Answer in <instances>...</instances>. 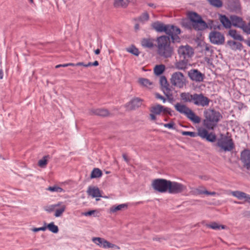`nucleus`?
<instances>
[{"label": "nucleus", "instance_id": "f257e3e1", "mask_svg": "<svg viewBox=\"0 0 250 250\" xmlns=\"http://www.w3.org/2000/svg\"><path fill=\"white\" fill-rule=\"evenodd\" d=\"M181 100L184 103H192L201 107H207L209 105L210 99L203 93L191 94L190 92H182L180 94Z\"/></svg>", "mask_w": 250, "mask_h": 250}, {"label": "nucleus", "instance_id": "f03ea898", "mask_svg": "<svg viewBox=\"0 0 250 250\" xmlns=\"http://www.w3.org/2000/svg\"><path fill=\"white\" fill-rule=\"evenodd\" d=\"M151 27L157 32H165L170 36L173 42H180L178 35L180 34L181 30L178 27L171 24H165L159 21L152 23Z\"/></svg>", "mask_w": 250, "mask_h": 250}, {"label": "nucleus", "instance_id": "7ed1b4c3", "mask_svg": "<svg viewBox=\"0 0 250 250\" xmlns=\"http://www.w3.org/2000/svg\"><path fill=\"white\" fill-rule=\"evenodd\" d=\"M157 53L161 57L165 58L171 57L173 53V47L171 46L169 37L165 35L157 38Z\"/></svg>", "mask_w": 250, "mask_h": 250}, {"label": "nucleus", "instance_id": "20e7f679", "mask_svg": "<svg viewBox=\"0 0 250 250\" xmlns=\"http://www.w3.org/2000/svg\"><path fill=\"white\" fill-rule=\"evenodd\" d=\"M204 115L203 125L208 129H213L222 118L220 113L214 109H208L204 111Z\"/></svg>", "mask_w": 250, "mask_h": 250}, {"label": "nucleus", "instance_id": "39448f33", "mask_svg": "<svg viewBox=\"0 0 250 250\" xmlns=\"http://www.w3.org/2000/svg\"><path fill=\"white\" fill-rule=\"evenodd\" d=\"M175 109L180 113L184 114L189 120L195 124H199L201 122V118L186 105L177 103L174 105Z\"/></svg>", "mask_w": 250, "mask_h": 250}, {"label": "nucleus", "instance_id": "423d86ee", "mask_svg": "<svg viewBox=\"0 0 250 250\" xmlns=\"http://www.w3.org/2000/svg\"><path fill=\"white\" fill-rule=\"evenodd\" d=\"M217 146L220 147L221 150L225 152L231 151L234 148L232 139L227 136H223L218 139Z\"/></svg>", "mask_w": 250, "mask_h": 250}, {"label": "nucleus", "instance_id": "0eeeda50", "mask_svg": "<svg viewBox=\"0 0 250 250\" xmlns=\"http://www.w3.org/2000/svg\"><path fill=\"white\" fill-rule=\"evenodd\" d=\"M169 182V180L164 179H157L153 180L152 186L155 190L165 193L168 192Z\"/></svg>", "mask_w": 250, "mask_h": 250}, {"label": "nucleus", "instance_id": "6e6552de", "mask_svg": "<svg viewBox=\"0 0 250 250\" xmlns=\"http://www.w3.org/2000/svg\"><path fill=\"white\" fill-rule=\"evenodd\" d=\"M178 54L180 59L189 61L194 54V50L188 45H181L178 49Z\"/></svg>", "mask_w": 250, "mask_h": 250}, {"label": "nucleus", "instance_id": "1a4fd4ad", "mask_svg": "<svg viewBox=\"0 0 250 250\" xmlns=\"http://www.w3.org/2000/svg\"><path fill=\"white\" fill-rule=\"evenodd\" d=\"M170 82L173 85L180 88L183 87L186 85L184 76L180 72L174 73L171 76Z\"/></svg>", "mask_w": 250, "mask_h": 250}, {"label": "nucleus", "instance_id": "9d476101", "mask_svg": "<svg viewBox=\"0 0 250 250\" xmlns=\"http://www.w3.org/2000/svg\"><path fill=\"white\" fill-rule=\"evenodd\" d=\"M92 241L100 248L104 249L112 248L117 250L120 249V248L118 246L111 243L103 238L93 237Z\"/></svg>", "mask_w": 250, "mask_h": 250}, {"label": "nucleus", "instance_id": "9b49d317", "mask_svg": "<svg viewBox=\"0 0 250 250\" xmlns=\"http://www.w3.org/2000/svg\"><path fill=\"white\" fill-rule=\"evenodd\" d=\"M187 189V187L178 182L169 181L168 192L170 194H178Z\"/></svg>", "mask_w": 250, "mask_h": 250}, {"label": "nucleus", "instance_id": "f8f14e48", "mask_svg": "<svg viewBox=\"0 0 250 250\" xmlns=\"http://www.w3.org/2000/svg\"><path fill=\"white\" fill-rule=\"evenodd\" d=\"M160 83L161 86V89L167 98L169 100H172L173 95L172 91L169 88V84L165 76H161L160 78Z\"/></svg>", "mask_w": 250, "mask_h": 250}, {"label": "nucleus", "instance_id": "ddd939ff", "mask_svg": "<svg viewBox=\"0 0 250 250\" xmlns=\"http://www.w3.org/2000/svg\"><path fill=\"white\" fill-rule=\"evenodd\" d=\"M209 38L210 42L214 44H222L225 42V37L223 34L216 31H211L209 33Z\"/></svg>", "mask_w": 250, "mask_h": 250}, {"label": "nucleus", "instance_id": "4468645a", "mask_svg": "<svg viewBox=\"0 0 250 250\" xmlns=\"http://www.w3.org/2000/svg\"><path fill=\"white\" fill-rule=\"evenodd\" d=\"M188 76L193 81L200 83L202 82L205 76L197 69H192L188 72Z\"/></svg>", "mask_w": 250, "mask_h": 250}, {"label": "nucleus", "instance_id": "2eb2a0df", "mask_svg": "<svg viewBox=\"0 0 250 250\" xmlns=\"http://www.w3.org/2000/svg\"><path fill=\"white\" fill-rule=\"evenodd\" d=\"M240 160L244 167L250 169V150L246 149L241 152Z\"/></svg>", "mask_w": 250, "mask_h": 250}, {"label": "nucleus", "instance_id": "dca6fc26", "mask_svg": "<svg viewBox=\"0 0 250 250\" xmlns=\"http://www.w3.org/2000/svg\"><path fill=\"white\" fill-rule=\"evenodd\" d=\"M142 100L138 98H135L126 104V107L129 110L135 109L141 106Z\"/></svg>", "mask_w": 250, "mask_h": 250}, {"label": "nucleus", "instance_id": "f3484780", "mask_svg": "<svg viewBox=\"0 0 250 250\" xmlns=\"http://www.w3.org/2000/svg\"><path fill=\"white\" fill-rule=\"evenodd\" d=\"M170 109L168 107H165L160 104H157L152 106L150 109V112L155 114H160L162 112L164 113H169Z\"/></svg>", "mask_w": 250, "mask_h": 250}, {"label": "nucleus", "instance_id": "a211bd4d", "mask_svg": "<svg viewBox=\"0 0 250 250\" xmlns=\"http://www.w3.org/2000/svg\"><path fill=\"white\" fill-rule=\"evenodd\" d=\"M230 20L231 24L233 26L239 27L242 29L246 24L245 22L241 18L236 16H231Z\"/></svg>", "mask_w": 250, "mask_h": 250}, {"label": "nucleus", "instance_id": "6ab92c4d", "mask_svg": "<svg viewBox=\"0 0 250 250\" xmlns=\"http://www.w3.org/2000/svg\"><path fill=\"white\" fill-rule=\"evenodd\" d=\"M66 209V205L62 202H59L56 204V208L54 216L56 217H59L62 215Z\"/></svg>", "mask_w": 250, "mask_h": 250}, {"label": "nucleus", "instance_id": "aec40b11", "mask_svg": "<svg viewBox=\"0 0 250 250\" xmlns=\"http://www.w3.org/2000/svg\"><path fill=\"white\" fill-rule=\"evenodd\" d=\"M90 115H96L102 117H106L110 115V113L106 109L98 108L92 109L90 110Z\"/></svg>", "mask_w": 250, "mask_h": 250}, {"label": "nucleus", "instance_id": "412c9836", "mask_svg": "<svg viewBox=\"0 0 250 250\" xmlns=\"http://www.w3.org/2000/svg\"><path fill=\"white\" fill-rule=\"evenodd\" d=\"M87 192L89 195L91 196L93 198L102 197L100 189L96 187H89Z\"/></svg>", "mask_w": 250, "mask_h": 250}, {"label": "nucleus", "instance_id": "4be33fe9", "mask_svg": "<svg viewBox=\"0 0 250 250\" xmlns=\"http://www.w3.org/2000/svg\"><path fill=\"white\" fill-rule=\"evenodd\" d=\"M193 27L196 30H203L208 28L207 23L201 19L196 23L192 24Z\"/></svg>", "mask_w": 250, "mask_h": 250}, {"label": "nucleus", "instance_id": "5701e85b", "mask_svg": "<svg viewBox=\"0 0 250 250\" xmlns=\"http://www.w3.org/2000/svg\"><path fill=\"white\" fill-rule=\"evenodd\" d=\"M188 60L180 59L175 63V67L178 70H186L188 67Z\"/></svg>", "mask_w": 250, "mask_h": 250}, {"label": "nucleus", "instance_id": "b1692460", "mask_svg": "<svg viewBox=\"0 0 250 250\" xmlns=\"http://www.w3.org/2000/svg\"><path fill=\"white\" fill-rule=\"evenodd\" d=\"M154 40L151 38H143L141 41V44L145 48H152L154 46Z\"/></svg>", "mask_w": 250, "mask_h": 250}, {"label": "nucleus", "instance_id": "393cba45", "mask_svg": "<svg viewBox=\"0 0 250 250\" xmlns=\"http://www.w3.org/2000/svg\"><path fill=\"white\" fill-rule=\"evenodd\" d=\"M227 44L232 50H240L242 47V44L241 43L231 40L228 41L227 42Z\"/></svg>", "mask_w": 250, "mask_h": 250}, {"label": "nucleus", "instance_id": "a878e982", "mask_svg": "<svg viewBox=\"0 0 250 250\" xmlns=\"http://www.w3.org/2000/svg\"><path fill=\"white\" fill-rule=\"evenodd\" d=\"M229 35L234 40L239 41H242L244 40L242 36L239 34L236 30L230 29L229 31Z\"/></svg>", "mask_w": 250, "mask_h": 250}, {"label": "nucleus", "instance_id": "bb28decb", "mask_svg": "<svg viewBox=\"0 0 250 250\" xmlns=\"http://www.w3.org/2000/svg\"><path fill=\"white\" fill-rule=\"evenodd\" d=\"M127 205L126 204H122L118 205H114L112 206L110 208V212L111 213H115L117 211L124 210L125 209L127 208Z\"/></svg>", "mask_w": 250, "mask_h": 250}, {"label": "nucleus", "instance_id": "cd10ccee", "mask_svg": "<svg viewBox=\"0 0 250 250\" xmlns=\"http://www.w3.org/2000/svg\"><path fill=\"white\" fill-rule=\"evenodd\" d=\"M220 20L223 25L226 28H229L231 25L230 21L225 15H221Z\"/></svg>", "mask_w": 250, "mask_h": 250}, {"label": "nucleus", "instance_id": "c85d7f7f", "mask_svg": "<svg viewBox=\"0 0 250 250\" xmlns=\"http://www.w3.org/2000/svg\"><path fill=\"white\" fill-rule=\"evenodd\" d=\"M188 17L192 23H196L202 19L201 17L195 12H190L188 14Z\"/></svg>", "mask_w": 250, "mask_h": 250}, {"label": "nucleus", "instance_id": "c756f323", "mask_svg": "<svg viewBox=\"0 0 250 250\" xmlns=\"http://www.w3.org/2000/svg\"><path fill=\"white\" fill-rule=\"evenodd\" d=\"M50 158L49 155H45L43 158L40 160L38 162V165L40 167L44 168L46 167L48 159Z\"/></svg>", "mask_w": 250, "mask_h": 250}, {"label": "nucleus", "instance_id": "7c9ffc66", "mask_svg": "<svg viewBox=\"0 0 250 250\" xmlns=\"http://www.w3.org/2000/svg\"><path fill=\"white\" fill-rule=\"evenodd\" d=\"M102 171L98 168H94L91 172L90 178L91 179L99 178L102 176Z\"/></svg>", "mask_w": 250, "mask_h": 250}, {"label": "nucleus", "instance_id": "2f4dec72", "mask_svg": "<svg viewBox=\"0 0 250 250\" xmlns=\"http://www.w3.org/2000/svg\"><path fill=\"white\" fill-rule=\"evenodd\" d=\"M165 70V66L164 64L157 65L154 68V72L156 75L162 74Z\"/></svg>", "mask_w": 250, "mask_h": 250}, {"label": "nucleus", "instance_id": "473e14b6", "mask_svg": "<svg viewBox=\"0 0 250 250\" xmlns=\"http://www.w3.org/2000/svg\"><path fill=\"white\" fill-rule=\"evenodd\" d=\"M206 226L213 229H225L226 228L225 226L219 225L216 222H212L209 224H207Z\"/></svg>", "mask_w": 250, "mask_h": 250}, {"label": "nucleus", "instance_id": "72a5a7b5", "mask_svg": "<svg viewBox=\"0 0 250 250\" xmlns=\"http://www.w3.org/2000/svg\"><path fill=\"white\" fill-rule=\"evenodd\" d=\"M128 3L125 0H115L114 2V6L115 7H126Z\"/></svg>", "mask_w": 250, "mask_h": 250}, {"label": "nucleus", "instance_id": "f704fd0d", "mask_svg": "<svg viewBox=\"0 0 250 250\" xmlns=\"http://www.w3.org/2000/svg\"><path fill=\"white\" fill-rule=\"evenodd\" d=\"M208 134L206 129L203 127H199L197 129V136H200L201 138L205 139Z\"/></svg>", "mask_w": 250, "mask_h": 250}, {"label": "nucleus", "instance_id": "c9c22d12", "mask_svg": "<svg viewBox=\"0 0 250 250\" xmlns=\"http://www.w3.org/2000/svg\"><path fill=\"white\" fill-rule=\"evenodd\" d=\"M138 82L142 86L147 87H149V86L152 84V83L146 78H140L138 80Z\"/></svg>", "mask_w": 250, "mask_h": 250}, {"label": "nucleus", "instance_id": "e433bc0d", "mask_svg": "<svg viewBox=\"0 0 250 250\" xmlns=\"http://www.w3.org/2000/svg\"><path fill=\"white\" fill-rule=\"evenodd\" d=\"M231 194L237 198L238 199H245V197H246V193L244 192H242V191H232L231 192Z\"/></svg>", "mask_w": 250, "mask_h": 250}, {"label": "nucleus", "instance_id": "4c0bfd02", "mask_svg": "<svg viewBox=\"0 0 250 250\" xmlns=\"http://www.w3.org/2000/svg\"><path fill=\"white\" fill-rule=\"evenodd\" d=\"M209 3L212 6L216 8H220L223 6L221 0H207Z\"/></svg>", "mask_w": 250, "mask_h": 250}, {"label": "nucleus", "instance_id": "58836bf2", "mask_svg": "<svg viewBox=\"0 0 250 250\" xmlns=\"http://www.w3.org/2000/svg\"><path fill=\"white\" fill-rule=\"evenodd\" d=\"M53 233H56L59 231V229L57 226L55 225L54 222H51L47 225L46 228Z\"/></svg>", "mask_w": 250, "mask_h": 250}, {"label": "nucleus", "instance_id": "ea45409f", "mask_svg": "<svg viewBox=\"0 0 250 250\" xmlns=\"http://www.w3.org/2000/svg\"><path fill=\"white\" fill-rule=\"evenodd\" d=\"M149 18V16L147 12H145L143 13L139 18L138 20L142 22L145 23V22L148 21Z\"/></svg>", "mask_w": 250, "mask_h": 250}, {"label": "nucleus", "instance_id": "a19ab883", "mask_svg": "<svg viewBox=\"0 0 250 250\" xmlns=\"http://www.w3.org/2000/svg\"><path fill=\"white\" fill-rule=\"evenodd\" d=\"M126 51L135 56H138L139 52L138 49L134 45H132L130 47L126 48Z\"/></svg>", "mask_w": 250, "mask_h": 250}, {"label": "nucleus", "instance_id": "79ce46f5", "mask_svg": "<svg viewBox=\"0 0 250 250\" xmlns=\"http://www.w3.org/2000/svg\"><path fill=\"white\" fill-rule=\"evenodd\" d=\"M206 190L204 188L199 187L193 190V194L195 195H200L205 194Z\"/></svg>", "mask_w": 250, "mask_h": 250}, {"label": "nucleus", "instance_id": "37998d69", "mask_svg": "<svg viewBox=\"0 0 250 250\" xmlns=\"http://www.w3.org/2000/svg\"><path fill=\"white\" fill-rule=\"evenodd\" d=\"M48 190L52 192H62L63 191V189L58 186L49 187L47 188Z\"/></svg>", "mask_w": 250, "mask_h": 250}, {"label": "nucleus", "instance_id": "c03bdc74", "mask_svg": "<svg viewBox=\"0 0 250 250\" xmlns=\"http://www.w3.org/2000/svg\"><path fill=\"white\" fill-rule=\"evenodd\" d=\"M216 139V137L214 134H213L212 133H208L207 135V137H206L205 139H206L207 141L210 142H214Z\"/></svg>", "mask_w": 250, "mask_h": 250}, {"label": "nucleus", "instance_id": "a18cd8bd", "mask_svg": "<svg viewBox=\"0 0 250 250\" xmlns=\"http://www.w3.org/2000/svg\"><path fill=\"white\" fill-rule=\"evenodd\" d=\"M56 208V204L46 206L44 207V209L46 211H47L49 213H50L54 210L55 211Z\"/></svg>", "mask_w": 250, "mask_h": 250}, {"label": "nucleus", "instance_id": "49530a36", "mask_svg": "<svg viewBox=\"0 0 250 250\" xmlns=\"http://www.w3.org/2000/svg\"><path fill=\"white\" fill-rule=\"evenodd\" d=\"M182 134L184 136H189L191 137H195L197 136L196 133L194 132L183 131Z\"/></svg>", "mask_w": 250, "mask_h": 250}, {"label": "nucleus", "instance_id": "de8ad7c7", "mask_svg": "<svg viewBox=\"0 0 250 250\" xmlns=\"http://www.w3.org/2000/svg\"><path fill=\"white\" fill-rule=\"evenodd\" d=\"M242 30L247 34L250 35V23L248 24H245Z\"/></svg>", "mask_w": 250, "mask_h": 250}, {"label": "nucleus", "instance_id": "09e8293b", "mask_svg": "<svg viewBox=\"0 0 250 250\" xmlns=\"http://www.w3.org/2000/svg\"><path fill=\"white\" fill-rule=\"evenodd\" d=\"M44 225H46V223H44ZM46 229V226H44L43 227H40V228H33L32 229V231H34V232H37V231H40V230H42V231H44Z\"/></svg>", "mask_w": 250, "mask_h": 250}, {"label": "nucleus", "instance_id": "8fccbe9b", "mask_svg": "<svg viewBox=\"0 0 250 250\" xmlns=\"http://www.w3.org/2000/svg\"><path fill=\"white\" fill-rule=\"evenodd\" d=\"M155 97L157 98V99H160L161 100L163 101V102L164 103L166 102V98H164V97H163V96H162L161 95H160V94L159 93H156L155 94Z\"/></svg>", "mask_w": 250, "mask_h": 250}, {"label": "nucleus", "instance_id": "3c124183", "mask_svg": "<svg viewBox=\"0 0 250 250\" xmlns=\"http://www.w3.org/2000/svg\"><path fill=\"white\" fill-rule=\"evenodd\" d=\"M174 125V124L173 123H168V124H164V126L165 127H167L168 128H173Z\"/></svg>", "mask_w": 250, "mask_h": 250}, {"label": "nucleus", "instance_id": "603ef678", "mask_svg": "<svg viewBox=\"0 0 250 250\" xmlns=\"http://www.w3.org/2000/svg\"><path fill=\"white\" fill-rule=\"evenodd\" d=\"M99 65V62L97 61H95L93 62H89L88 63H87V66H98Z\"/></svg>", "mask_w": 250, "mask_h": 250}, {"label": "nucleus", "instance_id": "864d4df0", "mask_svg": "<svg viewBox=\"0 0 250 250\" xmlns=\"http://www.w3.org/2000/svg\"><path fill=\"white\" fill-rule=\"evenodd\" d=\"M95 210H90L83 213L85 216H90L94 214Z\"/></svg>", "mask_w": 250, "mask_h": 250}, {"label": "nucleus", "instance_id": "5fc2aeb1", "mask_svg": "<svg viewBox=\"0 0 250 250\" xmlns=\"http://www.w3.org/2000/svg\"><path fill=\"white\" fill-rule=\"evenodd\" d=\"M216 194H217L216 192H215L214 191L209 192L207 190H206V191H205V194H207V195L214 196Z\"/></svg>", "mask_w": 250, "mask_h": 250}, {"label": "nucleus", "instance_id": "6e6d98bb", "mask_svg": "<svg viewBox=\"0 0 250 250\" xmlns=\"http://www.w3.org/2000/svg\"><path fill=\"white\" fill-rule=\"evenodd\" d=\"M76 66H83L85 67H88L89 66H87V64H85L83 62H79L77 63H76Z\"/></svg>", "mask_w": 250, "mask_h": 250}, {"label": "nucleus", "instance_id": "4d7b16f0", "mask_svg": "<svg viewBox=\"0 0 250 250\" xmlns=\"http://www.w3.org/2000/svg\"><path fill=\"white\" fill-rule=\"evenodd\" d=\"M123 158H124V160H125L126 162L128 163V162H129V159H128V158H127V156H126V155L125 154H123Z\"/></svg>", "mask_w": 250, "mask_h": 250}, {"label": "nucleus", "instance_id": "13d9d810", "mask_svg": "<svg viewBox=\"0 0 250 250\" xmlns=\"http://www.w3.org/2000/svg\"><path fill=\"white\" fill-rule=\"evenodd\" d=\"M246 199V201L250 203V195L246 194V197L245 198Z\"/></svg>", "mask_w": 250, "mask_h": 250}, {"label": "nucleus", "instance_id": "bf43d9fd", "mask_svg": "<svg viewBox=\"0 0 250 250\" xmlns=\"http://www.w3.org/2000/svg\"><path fill=\"white\" fill-rule=\"evenodd\" d=\"M150 117L151 120H155L156 119V116H155V114L151 113L150 114Z\"/></svg>", "mask_w": 250, "mask_h": 250}, {"label": "nucleus", "instance_id": "052dcab7", "mask_svg": "<svg viewBox=\"0 0 250 250\" xmlns=\"http://www.w3.org/2000/svg\"><path fill=\"white\" fill-rule=\"evenodd\" d=\"M3 77V72L2 69H0V80L2 79Z\"/></svg>", "mask_w": 250, "mask_h": 250}, {"label": "nucleus", "instance_id": "680f3d73", "mask_svg": "<svg viewBox=\"0 0 250 250\" xmlns=\"http://www.w3.org/2000/svg\"><path fill=\"white\" fill-rule=\"evenodd\" d=\"M134 28L136 30H138L140 28V26H139V24H138V23H136L135 25V26H134Z\"/></svg>", "mask_w": 250, "mask_h": 250}, {"label": "nucleus", "instance_id": "e2e57ef3", "mask_svg": "<svg viewBox=\"0 0 250 250\" xmlns=\"http://www.w3.org/2000/svg\"><path fill=\"white\" fill-rule=\"evenodd\" d=\"M147 5L150 6V7H153L154 8H156V6L154 5V4L153 3H149L147 4Z\"/></svg>", "mask_w": 250, "mask_h": 250}, {"label": "nucleus", "instance_id": "0e129e2a", "mask_svg": "<svg viewBox=\"0 0 250 250\" xmlns=\"http://www.w3.org/2000/svg\"><path fill=\"white\" fill-rule=\"evenodd\" d=\"M94 52L96 55H99L100 53V50L99 49H97L94 51Z\"/></svg>", "mask_w": 250, "mask_h": 250}, {"label": "nucleus", "instance_id": "69168bd1", "mask_svg": "<svg viewBox=\"0 0 250 250\" xmlns=\"http://www.w3.org/2000/svg\"><path fill=\"white\" fill-rule=\"evenodd\" d=\"M67 65H68V66H76V64L73 63H68Z\"/></svg>", "mask_w": 250, "mask_h": 250}, {"label": "nucleus", "instance_id": "338daca9", "mask_svg": "<svg viewBox=\"0 0 250 250\" xmlns=\"http://www.w3.org/2000/svg\"><path fill=\"white\" fill-rule=\"evenodd\" d=\"M209 50H210V47L208 46V45H206V47H205V50L208 51H209Z\"/></svg>", "mask_w": 250, "mask_h": 250}, {"label": "nucleus", "instance_id": "774afa93", "mask_svg": "<svg viewBox=\"0 0 250 250\" xmlns=\"http://www.w3.org/2000/svg\"><path fill=\"white\" fill-rule=\"evenodd\" d=\"M247 45L250 47V38H249L248 40H247Z\"/></svg>", "mask_w": 250, "mask_h": 250}]
</instances>
